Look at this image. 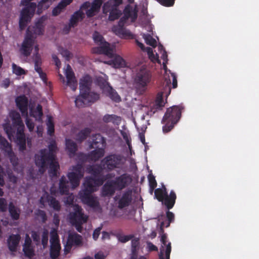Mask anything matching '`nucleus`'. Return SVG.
<instances>
[{"mask_svg":"<svg viewBox=\"0 0 259 259\" xmlns=\"http://www.w3.org/2000/svg\"><path fill=\"white\" fill-rule=\"evenodd\" d=\"M101 161L102 165L107 171L109 172L121 168L124 164L125 159L121 154L112 153L106 156Z\"/></svg>","mask_w":259,"mask_h":259,"instance_id":"39448f33","label":"nucleus"},{"mask_svg":"<svg viewBox=\"0 0 259 259\" xmlns=\"http://www.w3.org/2000/svg\"><path fill=\"white\" fill-rule=\"evenodd\" d=\"M106 91L107 93V96L113 101L118 103L121 101V98L111 86L108 85L106 88Z\"/></svg>","mask_w":259,"mask_h":259,"instance_id":"f704fd0d","label":"nucleus"},{"mask_svg":"<svg viewBox=\"0 0 259 259\" xmlns=\"http://www.w3.org/2000/svg\"><path fill=\"white\" fill-rule=\"evenodd\" d=\"M48 231L47 230H44L42 234L41 243L45 247L48 244Z\"/></svg>","mask_w":259,"mask_h":259,"instance_id":"69168bd1","label":"nucleus"},{"mask_svg":"<svg viewBox=\"0 0 259 259\" xmlns=\"http://www.w3.org/2000/svg\"><path fill=\"white\" fill-rule=\"evenodd\" d=\"M30 114L31 116L34 117L36 120L41 121L42 120V116L43 115L41 105L38 104L34 111H32L31 110Z\"/></svg>","mask_w":259,"mask_h":259,"instance_id":"a19ab883","label":"nucleus"},{"mask_svg":"<svg viewBox=\"0 0 259 259\" xmlns=\"http://www.w3.org/2000/svg\"><path fill=\"white\" fill-rule=\"evenodd\" d=\"M151 77V71L145 66H142L137 70L135 81L139 87L144 88L150 82Z\"/></svg>","mask_w":259,"mask_h":259,"instance_id":"9b49d317","label":"nucleus"},{"mask_svg":"<svg viewBox=\"0 0 259 259\" xmlns=\"http://www.w3.org/2000/svg\"><path fill=\"white\" fill-rule=\"evenodd\" d=\"M84 17V14L82 11H76L71 15L68 25L65 27L64 30L67 32H69L71 28L76 26L78 22L83 20Z\"/></svg>","mask_w":259,"mask_h":259,"instance_id":"f3484780","label":"nucleus"},{"mask_svg":"<svg viewBox=\"0 0 259 259\" xmlns=\"http://www.w3.org/2000/svg\"><path fill=\"white\" fill-rule=\"evenodd\" d=\"M46 18L41 17L39 18L33 26H29L27 28L26 34H29L33 38V35H42L44 32L45 21Z\"/></svg>","mask_w":259,"mask_h":259,"instance_id":"4468645a","label":"nucleus"},{"mask_svg":"<svg viewBox=\"0 0 259 259\" xmlns=\"http://www.w3.org/2000/svg\"><path fill=\"white\" fill-rule=\"evenodd\" d=\"M51 244L53 243H59V236L57 233V231L56 229H52L51 233Z\"/></svg>","mask_w":259,"mask_h":259,"instance_id":"3c124183","label":"nucleus"},{"mask_svg":"<svg viewBox=\"0 0 259 259\" xmlns=\"http://www.w3.org/2000/svg\"><path fill=\"white\" fill-rule=\"evenodd\" d=\"M117 207L122 209L129 206L133 200V191L131 189H127L117 195L114 197Z\"/></svg>","mask_w":259,"mask_h":259,"instance_id":"f8f14e48","label":"nucleus"},{"mask_svg":"<svg viewBox=\"0 0 259 259\" xmlns=\"http://www.w3.org/2000/svg\"><path fill=\"white\" fill-rule=\"evenodd\" d=\"M123 14L125 17H126L128 19L131 18L132 22H134L137 19L138 16L137 11L133 10L130 6H127L125 8L123 11Z\"/></svg>","mask_w":259,"mask_h":259,"instance_id":"c9c22d12","label":"nucleus"},{"mask_svg":"<svg viewBox=\"0 0 259 259\" xmlns=\"http://www.w3.org/2000/svg\"><path fill=\"white\" fill-rule=\"evenodd\" d=\"M134 237L133 235H118L117 236V238L118 241L121 243H126L127 241L131 240Z\"/></svg>","mask_w":259,"mask_h":259,"instance_id":"13d9d810","label":"nucleus"},{"mask_svg":"<svg viewBox=\"0 0 259 259\" xmlns=\"http://www.w3.org/2000/svg\"><path fill=\"white\" fill-rule=\"evenodd\" d=\"M24 6L25 7L21 12L19 23V28L21 30L26 27L28 22L31 20L36 8V4L30 2L27 5Z\"/></svg>","mask_w":259,"mask_h":259,"instance_id":"0eeeda50","label":"nucleus"},{"mask_svg":"<svg viewBox=\"0 0 259 259\" xmlns=\"http://www.w3.org/2000/svg\"><path fill=\"white\" fill-rule=\"evenodd\" d=\"M131 241L132 251L133 253H135L139 248V239L138 238H133Z\"/></svg>","mask_w":259,"mask_h":259,"instance_id":"864d4df0","label":"nucleus"},{"mask_svg":"<svg viewBox=\"0 0 259 259\" xmlns=\"http://www.w3.org/2000/svg\"><path fill=\"white\" fill-rule=\"evenodd\" d=\"M9 211L12 220L17 221L20 218V210L17 209L12 202L9 205Z\"/></svg>","mask_w":259,"mask_h":259,"instance_id":"e433bc0d","label":"nucleus"},{"mask_svg":"<svg viewBox=\"0 0 259 259\" xmlns=\"http://www.w3.org/2000/svg\"><path fill=\"white\" fill-rule=\"evenodd\" d=\"M94 148L95 149L94 150L92 151L89 153V156L90 159L94 161H97L104 156L105 148L103 147Z\"/></svg>","mask_w":259,"mask_h":259,"instance_id":"7c9ffc66","label":"nucleus"},{"mask_svg":"<svg viewBox=\"0 0 259 259\" xmlns=\"http://www.w3.org/2000/svg\"><path fill=\"white\" fill-rule=\"evenodd\" d=\"M132 182L131 176L127 173L117 176L112 180H108L103 185L102 194L104 196H112L116 191H121L128 187Z\"/></svg>","mask_w":259,"mask_h":259,"instance_id":"f03ea898","label":"nucleus"},{"mask_svg":"<svg viewBox=\"0 0 259 259\" xmlns=\"http://www.w3.org/2000/svg\"><path fill=\"white\" fill-rule=\"evenodd\" d=\"M93 38L95 43L99 46L92 49V52L93 54H103L109 58L114 57L113 49L99 32L96 31L94 32Z\"/></svg>","mask_w":259,"mask_h":259,"instance_id":"20e7f679","label":"nucleus"},{"mask_svg":"<svg viewBox=\"0 0 259 259\" xmlns=\"http://www.w3.org/2000/svg\"><path fill=\"white\" fill-rule=\"evenodd\" d=\"M113 30L116 35L121 38H127L133 37V34L131 31L126 29L123 25H117L113 28Z\"/></svg>","mask_w":259,"mask_h":259,"instance_id":"a878e982","label":"nucleus"},{"mask_svg":"<svg viewBox=\"0 0 259 259\" xmlns=\"http://www.w3.org/2000/svg\"><path fill=\"white\" fill-rule=\"evenodd\" d=\"M81 236L76 233L69 234L68 237L67 244L65 248V252H69L73 245H79L81 244Z\"/></svg>","mask_w":259,"mask_h":259,"instance_id":"a211bd4d","label":"nucleus"},{"mask_svg":"<svg viewBox=\"0 0 259 259\" xmlns=\"http://www.w3.org/2000/svg\"><path fill=\"white\" fill-rule=\"evenodd\" d=\"M67 177L73 188H75L79 186L80 180L82 178L75 172H68Z\"/></svg>","mask_w":259,"mask_h":259,"instance_id":"2f4dec72","label":"nucleus"},{"mask_svg":"<svg viewBox=\"0 0 259 259\" xmlns=\"http://www.w3.org/2000/svg\"><path fill=\"white\" fill-rule=\"evenodd\" d=\"M159 4H160L161 5L166 7H170L171 6H173L175 0H156Z\"/></svg>","mask_w":259,"mask_h":259,"instance_id":"0e129e2a","label":"nucleus"},{"mask_svg":"<svg viewBox=\"0 0 259 259\" xmlns=\"http://www.w3.org/2000/svg\"><path fill=\"white\" fill-rule=\"evenodd\" d=\"M104 181L92 177H87L83 183L84 189L79 193L80 198L82 202L88 206L95 208L99 205V202L91 195L95 190L97 186H101Z\"/></svg>","mask_w":259,"mask_h":259,"instance_id":"f257e3e1","label":"nucleus"},{"mask_svg":"<svg viewBox=\"0 0 259 259\" xmlns=\"http://www.w3.org/2000/svg\"><path fill=\"white\" fill-rule=\"evenodd\" d=\"M103 121L105 123L112 122L118 125L121 122V117L115 114H106L103 117Z\"/></svg>","mask_w":259,"mask_h":259,"instance_id":"473e14b6","label":"nucleus"},{"mask_svg":"<svg viewBox=\"0 0 259 259\" xmlns=\"http://www.w3.org/2000/svg\"><path fill=\"white\" fill-rule=\"evenodd\" d=\"M149 187L151 191H153L157 186V182L155 177L152 174H149L148 176Z\"/></svg>","mask_w":259,"mask_h":259,"instance_id":"5fc2aeb1","label":"nucleus"},{"mask_svg":"<svg viewBox=\"0 0 259 259\" xmlns=\"http://www.w3.org/2000/svg\"><path fill=\"white\" fill-rule=\"evenodd\" d=\"M61 246L60 243H53L51 245L50 255L52 259H56L60 255Z\"/></svg>","mask_w":259,"mask_h":259,"instance_id":"72a5a7b5","label":"nucleus"},{"mask_svg":"<svg viewBox=\"0 0 259 259\" xmlns=\"http://www.w3.org/2000/svg\"><path fill=\"white\" fill-rule=\"evenodd\" d=\"M21 237L19 234H12L8 239V246L11 251H16L19 243Z\"/></svg>","mask_w":259,"mask_h":259,"instance_id":"cd10ccee","label":"nucleus"},{"mask_svg":"<svg viewBox=\"0 0 259 259\" xmlns=\"http://www.w3.org/2000/svg\"><path fill=\"white\" fill-rule=\"evenodd\" d=\"M46 125L47 126L48 135L50 136H52L55 132V125L52 116L49 115L47 116Z\"/></svg>","mask_w":259,"mask_h":259,"instance_id":"79ce46f5","label":"nucleus"},{"mask_svg":"<svg viewBox=\"0 0 259 259\" xmlns=\"http://www.w3.org/2000/svg\"><path fill=\"white\" fill-rule=\"evenodd\" d=\"M73 0H62L52 10V15L57 16L59 15Z\"/></svg>","mask_w":259,"mask_h":259,"instance_id":"c85d7f7f","label":"nucleus"},{"mask_svg":"<svg viewBox=\"0 0 259 259\" xmlns=\"http://www.w3.org/2000/svg\"><path fill=\"white\" fill-rule=\"evenodd\" d=\"M35 215L41 219L43 223H45L47 220L46 213L44 210L37 209L35 212Z\"/></svg>","mask_w":259,"mask_h":259,"instance_id":"680f3d73","label":"nucleus"},{"mask_svg":"<svg viewBox=\"0 0 259 259\" xmlns=\"http://www.w3.org/2000/svg\"><path fill=\"white\" fill-rule=\"evenodd\" d=\"M92 143L90 148H105L106 146V140L100 134L93 135L92 137Z\"/></svg>","mask_w":259,"mask_h":259,"instance_id":"412c9836","label":"nucleus"},{"mask_svg":"<svg viewBox=\"0 0 259 259\" xmlns=\"http://www.w3.org/2000/svg\"><path fill=\"white\" fill-rule=\"evenodd\" d=\"M66 150L69 157H74L78 150V147L75 142L69 139L65 140Z\"/></svg>","mask_w":259,"mask_h":259,"instance_id":"bb28decb","label":"nucleus"},{"mask_svg":"<svg viewBox=\"0 0 259 259\" xmlns=\"http://www.w3.org/2000/svg\"><path fill=\"white\" fill-rule=\"evenodd\" d=\"M24 125L22 123V124H20L16 125V137L17 136H25V134L24 133Z\"/></svg>","mask_w":259,"mask_h":259,"instance_id":"e2e57ef3","label":"nucleus"},{"mask_svg":"<svg viewBox=\"0 0 259 259\" xmlns=\"http://www.w3.org/2000/svg\"><path fill=\"white\" fill-rule=\"evenodd\" d=\"M65 75L66 76L67 80L70 82L72 79H75L74 73L72 71L71 66L68 64L66 69Z\"/></svg>","mask_w":259,"mask_h":259,"instance_id":"8fccbe9b","label":"nucleus"},{"mask_svg":"<svg viewBox=\"0 0 259 259\" xmlns=\"http://www.w3.org/2000/svg\"><path fill=\"white\" fill-rule=\"evenodd\" d=\"M69 190V182L64 176L61 177L59 184V191L61 195L67 194Z\"/></svg>","mask_w":259,"mask_h":259,"instance_id":"c756f323","label":"nucleus"},{"mask_svg":"<svg viewBox=\"0 0 259 259\" xmlns=\"http://www.w3.org/2000/svg\"><path fill=\"white\" fill-rule=\"evenodd\" d=\"M166 217L167 220V222L166 225L164 224V226L166 228L170 226L171 223H173L175 220V214L173 212L168 210L166 212Z\"/></svg>","mask_w":259,"mask_h":259,"instance_id":"603ef678","label":"nucleus"},{"mask_svg":"<svg viewBox=\"0 0 259 259\" xmlns=\"http://www.w3.org/2000/svg\"><path fill=\"white\" fill-rule=\"evenodd\" d=\"M80 94L75 99V105L78 107L88 106L96 102L100 99V94L91 90Z\"/></svg>","mask_w":259,"mask_h":259,"instance_id":"6e6552de","label":"nucleus"},{"mask_svg":"<svg viewBox=\"0 0 259 259\" xmlns=\"http://www.w3.org/2000/svg\"><path fill=\"white\" fill-rule=\"evenodd\" d=\"M122 3V0H109L104 4L103 13L108 14V20L113 21L118 19L122 15V11L119 6Z\"/></svg>","mask_w":259,"mask_h":259,"instance_id":"423d86ee","label":"nucleus"},{"mask_svg":"<svg viewBox=\"0 0 259 259\" xmlns=\"http://www.w3.org/2000/svg\"><path fill=\"white\" fill-rule=\"evenodd\" d=\"M16 105L21 112L23 116L27 117L28 115V100L25 95L18 96L16 99Z\"/></svg>","mask_w":259,"mask_h":259,"instance_id":"6ab92c4d","label":"nucleus"},{"mask_svg":"<svg viewBox=\"0 0 259 259\" xmlns=\"http://www.w3.org/2000/svg\"><path fill=\"white\" fill-rule=\"evenodd\" d=\"M164 226V222H162L160 224L159 233L161 234V242L164 245H166V235L164 233L163 227Z\"/></svg>","mask_w":259,"mask_h":259,"instance_id":"6e6d98bb","label":"nucleus"},{"mask_svg":"<svg viewBox=\"0 0 259 259\" xmlns=\"http://www.w3.org/2000/svg\"><path fill=\"white\" fill-rule=\"evenodd\" d=\"M112 63L115 68H122L126 66L125 60L120 56H115L112 60Z\"/></svg>","mask_w":259,"mask_h":259,"instance_id":"c03bdc74","label":"nucleus"},{"mask_svg":"<svg viewBox=\"0 0 259 259\" xmlns=\"http://www.w3.org/2000/svg\"><path fill=\"white\" fill-rule=\"evenodd\" d=\"M103 170H105V168L102 165V161L100 164L89 165L87 168L88 173L94 176V178H102L101 176Z\"/></svg>","mask_w":259,"mask_h":259,"instance_id":"5701e85b","label":"nucleus"},{"mask_svg":"<svg viewBox=\"0 0 259 259\" xmlns=\"http://www.w3.org/2000/svg\"><path fill=\"white\" fill-rule=\"evenodd\" d=\"M49 150L46 149H41L39 154L35 155V159H37L38 164H44V159L46 160L55 158V153L57 150V146L55 141H52L48 146Z\"/></svg>","mask_w":259,"mask_h":259,"instance_id":"9d476101","label":"nucleus"},{"mask_svg":"<svg viewBox=\"0 0 259 259\" xmlns=\"http://www.w3.org/2000/svg\"><path fill=\"white\" fill-rule=\"evenodd\" d=\"M7 209V202L6 199L0 198V211L5 212Z\"/></svg>","mask_w":259,"mask_h":259,"instance_id":"338daca9","label":"nucleus"},{"mask_svg":"<svg viewBox=\"0 0 259 259\" xmlns=\"http://www.w3.org/2000/svg\"><path fill=\"white\" fill-rule=\"evenodd\" d=\"M16 143L19 146V150L20 151L23 152L26 150L25 135L16 137Z\"/></svg>","mask_w":259,"mask_h":259,"instance_id":"a18cd8bd","label":"nucleus"},{"mask_svg":"<svg viewBox=\"0 0 259 259\" xmlns=\"http://www.w3.org/2000/svg\"><path fill=\"white\" fill-rule=\"evenodd\" d=\"M10 116L12 120V125L10 122H7L3 124V128L7 134L8 138L11 140L14 137L16 133V125L22 124L20 114L15 111H12L10 112Z\"/></svg>","mask_w":259,"mask_h":259,"instance_id":"1a4fd4ad","label":"nucleus"},{"mask_svg":"<svg viewBox=\"0 0 259 259\" xmlns=\"http://www.w3.org/2000/svg\"><path fill=\"white\" fill-rule=\"evenodd\" d=\"M102 3V0H94L90 9L86 11V15L88 17L91 18L96 15L100 11Z\"/></svg>","mask_w":259,"mask_h":259,"instance_id":"b1692460","label":"nucleus"},{"mask_svg":"<svg viewBox=\"0 0 259 259\" xmlns=\"http://www.w3.org/2000/svg\"><path fill=\"white\" fill-rule=\"evenodd\" d=\"M61 54L67 61H69L72 57V54L67 49H62Z\"/></svg>","mask_w":259,"mask_h":259,"instance_id":"774afa93","label":"nucleus"},{"mask_svg":"<svg viewBox=\"0 0 259 259\" xmlns=\"http://www.w3.org/2000/svg\"><path fill=\"white\" fill-rule=\"evenodd\" d=\"M23 251L24 255L29 258H31L34 255V250L32 246L23 247Z\"/></svg>","mask_w":259,"mask_h":259,"instance_id":"de8ad7c7","label":"nucleus"},{"mask_svg":"<svg viewBox=\"0 0 259 259\" xmlns=\"http://www.w3.org/2000/svg\"><path fill=\"white\" fill-rule=\"evenodd\" d=\"M52 2V0H41L38 4L37 5V13L39 14L42 12L44 10L48 9L49 6H46V4L47 2Z\"/></svg>","mask_w":259,"mask_h":259,"instance_id":"09e8293b","label":"nucleus"},{"mask_svg":"<svg viewBox=\"0 0 259 259\" xmlns=\"http://www.w3.org/2000/svg\"><path fill=\"white\" fill-rule=\"evenodd\" d=\"M91 133V130L90 128L85 127L83 128L76 135V141L79 142H82L87 138Z\"/></svg>","mask_w":259,"mask_h":259,"instance_id":"ea45409f","label":"nucleus"},{"mask_svg":"<svg viewBox=\"0 0 259 259\" xmlns=\"http://www.w3.org/2000/svg\"><path fill=\"white\" fill-rule=\"evenodd\" d=\"M74 212L70 213V220L72 224L79 222H87L88 217L84 215L81 207L76 204L74 206Z\"/></svg>","mask_w":259,"mask_h":259,"instance_id":"dca6fc26","label":"nucleus"},{"mask_svg":"<svg viewBox=\"0 0 259 259\" xmlns=\"http://www.w3.org/2000/svg\"><path fill=\"white\" fill-rule=\"evenodd\" d=\"M0 145L5 149H10L11 150L10 144L1 135H0Z\"/></svg>","mask_w":259,"mask_h":259,"instance_id":"bf43d9fd","label":"nucleus"},{"mask_svg":"<svg viewBox=\"0 0 259 259\" xmlns=\"http://www.w3.org/2000/svg\"><path fill=\"white\" fill-rule=\"evenodd\" d=\"M12 69L13 72L17 75H21L25 74V70L15 63L12 64Z\"/></svg>","mask_w":259,"mask_h":259,"instance_id":"4d7b16f0","label":"nucleus"},{"mask_svg":"<svg viewBox=\"0 0 259 259\" xmlns=\"http://www.w3.org/2000/svg\"><path fill=\"white\" fill-rule=\"evenodd\" d=\"M73 170L75 171L78 175L83 177V166L81 164H77L76 165L73 167Z\"/></svg>","mask_w":259,"mask_h":259,"instance_id":"052dcab7","label":"nucleus"},{"mask_svg":"<svg viewBox=\"0 0 259 259\" xmlns=\"http://www.w3.org/2000/svg\"><path fill=\"white\" fill-rule=\"evenodd\" d=\"M34 43V38L29 34H26L20 48V52L25 57H28L31 53Z\"/></svg>","mask_w":259,"mask_h":259,"instance_id":"2eb2a0df","label":"nucleus"},{"mask_svg":"<svg viewBox=\"0 0 259 259\" xmlns=\"http://www.w3.org/2000/svg\"><path fill=\"white\" fill-rule=\"evenodd\" d=\"M183 109L182 105L173 106L167 109L162 120V123L164 124L162 127L164 133L170 132L174 128L181 118Z\"/></svg>","mask_w":259,"mask_h":259,"instance_id":"7ed1b4c3","label":"nucleus"},{"mask_svg":"<svg viewBox=\"0 0 259 259\" xmlns=\"http://www.w3.org/2000/svg\"><path fill=\"white\" fill-rule=\"evenodd\" d=\"M34 69L39 75L40 78L44 81L46 82L47 80V75L41 69L42 61L40 55L37 52L36 53L34 56Z\"/></svg>","mask_w":259,"mask_h":259,"instance_id":"aec40b11","label":"nucleus"},{"mask_svg":"<svg viewBox=\"0 0 259 259\" xmlns=\"http://www.w3.org/2000/svg\"><path fill=\"white\" fill-rule=\"evenodd\" d=\"M165 103L163 99V93H158L154 107L156 110H161L162 107L164 106Z\"/></svg>","mask_w":259,"mask_h":259,"instance_id":"37998d69","label":"nucleus"},{"mask_svg":"<svg viewBox=\"0 0 259 259\" xmlns=\"http://www.w3.org/2000/svg\"><path fill=\"white\" fill-rule=\"evenodd\" d=\"M92 80L90 75H87L83 76L80 80L79 82L80 94L87 92L91 90V86Z\"/></svg>","mask_w":259,"mask_h":259,"instance_id":"4be33fe9","label":"nucleus"},{"mask_svg":"<svg viewBox=\"0 0 259 259\" xmlns=\"http://www.w3.org/2000/svg\"><path fill=\"white\" fill-rule=\"evenodd\" d=\"M47 201L49 203V206L55 210L59 211L60 210L61 206L60 203L55 197L47 195Z\"/></svg>","mask_w":259,"mask_h":259,"instance_id":"58836bf2","label":"nucleus"},{"mask_svg":"<svg viewBox=\"0 0 259 259\" xmlns=\"http://www.w3.org/2000/svg\"><path fill=\"white\" fill-rule=\"evenodd\" d=\"M177 199V195L174 190H171L169 195L166 194V196L164 197V200H162L161 202L165 206L167 210L171 209L175 203Z\"/></svg>","mask_w":259,"mask_h":259,"instance_id":"393cba45","label":"nucleus"},{"mask_svg":"<svg viewBox=\"0 0 259 259\" xmlns=\"http://www.w3.org/2000/svg\"><path fill=\"white\" fill-rule=\"evenodd\" d=\"M167 194V190L165 186H163L162 188H157L155 189L154 195L158 201L161 202L164 200V197Z\"/></svg>","mask_w":259,"mask_h":259,"instance_id":"4c0bfd02","label":"nucleus"},{"mask_svg":"<svg viewBox=\"0 0 259 259\" xmlns=\"http://www.w3.org/2000/svg\"><path fill=\"white\" fill-rule=\"evenodd\" d=\"M143 37L147 45L153 48H155L157 46L156 40L150 34H144Z\"/></svg>","mask_w":259,"mask_h":259,"instance_id":"49530a36","label":"nucleus"},{"mask_svg":"<svg viewBox=\"0 0 259 259\" xmlns=\"http://www.w3.org/2000/svg\"><path fill=\"white\" fill-rule=\"evenodd\" d=\"M37 159H35V163L37 166L39 167V171L43 172L49 165V174L50 177L54 178L57 177L58 170L60 168V166L58 161L55 160V158H52L51 160L44 159V164H38Z\"/></svg>","mask_w":259,"mask_h":259,"instance_id":"ddd939ff","label":"nucleus"}]
</instances>
